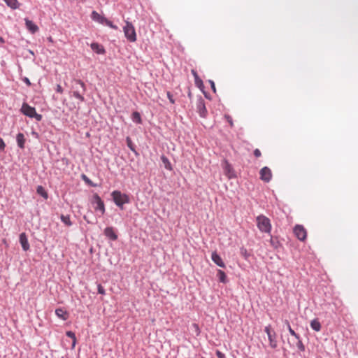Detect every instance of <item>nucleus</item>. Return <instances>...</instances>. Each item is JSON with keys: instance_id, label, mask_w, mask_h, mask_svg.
<instances>
[{"instance_id": "dca6fc26", "label": "nucleus", "mask_w": 358, "mask_h": 358, "mask_svg": "<svg viewBox=\"0 0 358 358\" xmlns=\"http://www.w3.org/2000/svg\"><path fill=\"white\" fill-rule=\"evenodd\" d=\"M91 48L92 50H94L97 54H104L105 53V50L103 48V46L99 45L97 43H92L91 44Z\"/></svg>"}, {"instance_id": "2f4dec72", "label": "nucleus", "mask_w": 358, "mask_h": 358, "mask_svg": "<svg viewBox=\"0 0 358 358\" xmlns=\"http://www.w3.org/2000/svg\"><path fill=\"white\" fill-rule=\"evenodd\" d=\"M192 327L194 330L196 336H199L200 334V329L199 325L196 323H194Z\"/></svg>"}, {"instance_id": "72a5a7b5", "label": "nucleus", "mask_w": 358, "mask_h": 358, "mask_svg": "<svg viewBox=\"0 0 358 358\" xmlns=\"http://www.w3.org/2000/svg\"><path fill=\"white\" fill-rule=\"evenodd\" d=\"M97 288H98L99 294H105V293H106L105 292V289L103 288V287L101 284L98 285Z\"/></svg>"}, {"instance_id": "c03bdc74", "label": "nucleus", "mask_w": 358, "mask_h": 358, "mask_svg": "<svg viewBox=\"0 0 358 358\" xmlns=\"http://www.w3.org/2000/svg\"><path fill=\"white\" fill-rule=\"evenodd\" d=\"M209 83H210L211 89L213 90L214 92H215V85L213 81L209 80Z\"/></svg>"}, {"instance_id": "412c9836", "label": "nucleus", "mask_w": 358, "mask_h": 358, "mask_svg": "<svg viewBox=\"0 0 358 358\" xmlns=\"http://www.w3.org/2000/svg\"><path fill=\"white\" fill-rule=\"evenodd\" d=\"M72 89H73V95L75 98L78 99V100H80V101H85V98L83 96V94H80L78 90V87L75 86V85H73L72 86Z\"/></svg>"}, {"instance_id": "f8f14e48", "label": "nucleus", "mask_w": 358, "mask_h": 358, "mask_svg": "<svg viewBox=\"0 0 358 358\" xmlns=\"http://www.w3.org/2000/svg\"><path fill=\"white\" fill-rule=\"evenodd\" d=\"M211 259L213 262L221 268H225V264L224 263L221 257L216 252H213L211 255Z\"/></svg>"}, {"instance_id": "6e6552de", "label": "nucleus", "mask_w": 358, "mask_h": 358, "mask_svg": "<svg viewBox=\"0 0 358 358\" xmlns=\"http://www.w3.org/2000/svg\"><path fill=\"white\" fill-rule=\"evenodd\" d=\"M294 233L296 238L303 241L306 240L307 236V232L305 228L302 225L297 224L294 228Z\"/></svg>"}, {"instance_id": "39448f33", "label": "nucleus", "mask_w": 358, "mask_h": 358, "mask_svg": "<svg viewBox=\"0 0 358 358\" xmlns=\"http://www.w3.org/2000/svg\"><path fill=\"white\" fill-rule=\"evenodd\" d=\"M21 112L24 115L31 118L34 117L38 121H41L42 120V115L36 113L35 108L30 106L27 103H24L22 104Z\"/></svg>"}, {"instance_id": "4c0bfd02", "label": "nucleus", "mask_w": 358, "mask_h": 358, "mask_svg": "<svg viewBox=\"0 0 358 358\" xmlns=\"http://www.w3.org/2000/svg\"><path fill=\"white\" fill-rule=\"evenodd\" d=\"M224 117L227 119V122L229 123L231 127H233V121L232 118L229 115H225Z\"/></svg>"}, {"instance_id": "5701e85b", "label": "nucleus", "mask_w": 358, "mask_h": 358, "mask_svg": "<svg viewBox=\"0 0 358 358\" xmlns=\"http://www.w3.org/2000/svg\"><path fill=\"white\" fill-rule=\"evenodd\" d=\"M161 159L164 164L165 168L167 170L171 171L173 169L171 162H169V159L165 156H162Z\"/></svg>"}, {"instance_id": "7ed1b4c3", "label": "nucleus", "mask_w": 358, "mask_h": 358, "mask_svg": "<svg viewBox=\"0 0 358 358\" xmlns=\"http://www.w3.org/2000/svg\"><path fill=\"white\" fill-rule=\"evenodd\" d=\"M91 18L93 21H95L101 24H106L113 29H117L118 27L113 24V23L106 19L104 16L100 15L98 12L93 10L91 13Z\"/></svg>"}, {"instance_id": "a878e982", "label": "nucleus", "mask_w": 358, "mask_h": 358, "mask_svg": "<svg viewBox=\"0 0 358 358\" xmlns=\"http://www.w3.org/2000/svg\"><path fill=\"white\" fill-rule=\"evenodd\" d=\"M192 74L193 75L195 80V83L197 86H200L203 84L202 80L199 78L196 71L194 69L191 71Z\"/></svg>"}, {"instance_id": "a19ab883", "label": "nucleus", "mask_w": 358, "mask_h": 358, "mask_svg": "<svg viewBox=\"0 0 358 358\" xmlns=\"http://www.w3.org/2000/svg\"><path fill=\"white\" fill-rule=\"evenodd\" d=\"M216 355H217L218 358H225L224 354H223L222 352H221L219 350H217Z\"/></svg>"}, {"instance_id": "0eeeda50", "label": "nucleus", "mask_w": 358, "mask_h": 358, "mask_svg": "<svg viewBox=\"0 0 358 358\" xmlns=\"http://www.w3.org/2000/svg\"><path fill=\"white\" fill-rule=\"evenodd\" d=\"M92 204L95 205L94 209L96 210H100L101 214L105 213V205L103 201L101 200V197L97 194H94L93 195V199L92 201Z\"/></svg>"}, {"instance_id": "a211bd4d", "label": "nucleus", "mask_w": 358, "mask_h": 358, "mask_svg": "<svg viewBox=\"0 0 358 358\" xmlns=\"http://www.w3.org/2000/svg\"><path fill=\"white\" fill-rule=\"evenodd\" d=\"M55 314L57 316L63 320H66L68 318V313L66 311L64 310L62 308H57L55 310Z\"/></svg>"}, {"instance_id": "ea45409f", "label": "nucleus", "mask_w": 358, "mask_h": 358, "mask_svg": "<svg viewBox=\"0 0 358 358\" xmlns=\"http://www.w3.org/2000/svg\"><path fill=\"white\" fill-rule=\"evenodd\" d=\"M254 155L256 157H259L262 155V153H261V152H260V150L259 149H255L254 150Z\"/></svg>"}, {"instance_id": "bb28decb", "label": "nucleus", "mask_w": 358, "mask_h": 358, "mask_svg": "<svg viewBox=\"0 0 358 358\" xmlns=\"http://www.w3.org/2000/svg\"><path fill=\"white\" fill-rule=\"evenodd\" d=\"M66 336L73 340L72 348H73L76 343V337L73 332L69 331L66 333Z\"/></svg>"}, {"instance_id": "c85d7f7f", "label": "nucleus", "mask_w": 358, "mask_h": 358, "mask_svg": "<svg viewBox=\"0 0 358 358\" xmlns=\"http://www.w3.org/2000/svg\"><path fill=\"white\" fill-rule=\"evenodd\" d=\"M62 221L67 226H71L72 224V222L70 220V217L69 215H62L61 216Z\"/></svg>"}, {"instance_id": "6ab92c4d", "label": "nucleus", "mask_w": 358, "mask_h": 358, "mask_svg": "<svg viewBox=\"0 0 358 358\" xmlns=\"http://www.w3.org/2000/svg\"><path fill=\"white\" fill-rule=\"evenodd\" d=\"M6 5L12 9H17L19 8L20 3L17 0H3Z\"/></svg>"}, {"instance_id": "e433bc0d", "label": "nucleus", "mask_w": 358, "mask_h": 358, "mask_svg": "<svg viewBox=\"0 0 358 358\" xmlns=\"http://www.w3.org/2000/svg\"><path fill=\"white\" fill-rule=\"evenodd\" d=\"M127 145L128 147L133 151H134V148H133V145H132V142L131 141V139L128 137L127 138Z\"/></svg>"}, {"instance_id": "f704fd0d", "label": "nucleus", "mask_w": 358, "mask_h": 358, "mask_svg": "<svg viewBox=\"0 0 358 358\" xmlns=\"http://www.w3.org/2000/svg\"><path fill=\"white\" fill-rule=\"evenodd\" d=\"M166 94H167V97L169 99L170 102L173 104L175 103V100L173 97V95L171 94V92H167Z\"/></svg>"}, {"instance_id": "9b49d317", "label": "nucleus", "mask_w": 358, "mask_h": 358, "mask_svg": "<svg viewBox=\"0 0 358 358\" xmlns=\"http://www.w3.org/2000/svg\"><path fill=\"white\" fill-rule=\"evenodd\" d=\"M104 235L112 241L117 239V235L116 234L113 227H108L104 229Z\"/></svg>"}, {"instance_id": "a18cd8bd", "label": "nucleus", "mask_w": 358, "mask_h": 358, "mask_svg": "<svg viewBox=\"0 0 358 358\" xmlns=\"http://www.w3.org/2000/svg\"><path fill=\"white\" fill-rule=\"evenodd\" d=\"M23 81L28 85V86H30L31 84V82L30 80H29V78H24L23 79Z\"/></svg>"}, {"instance_id": "b1692460", "label": "nucleus", "mask_w": 358, "mask_h": 358, "mask_svg": "<svg viewBox=\"0 0 358 358\" xmlns=\"http://www.w3.org/2000/svg\"><path fill=\"white\" fill-rule=\"evenodd\" d=\"M132 120L138 124H141L142 122L141 115L138 112L135 111L131 115Z\"/></svg>"}, {"instance_id": "aec40b11", "label": "nucleus", "mask_w": 358, "mask_h": 358, "mask_svg": "<svg viewBox=\"0 0 358 358\" xmlns=\"http://www.w3.org/2000/svg\"><path fill=\"white\" fill-rule=\"evenodd\" d=\"M17 138V143L18 146L20 148H24V143H25V138H24V134H22V133H19L17 135V138Z\"/></svg>"}, {"instance_id": "f3484780", "label": "nucleus", "mask_w": 358, "mask_h": 358, "mask_svg": "<svg viewBox=\"0 0 358 358\" xmlns=\"http://www.w3.org/2000/svg\"><path fill=\"white\" fill-rule=\"evenodd\" d=\"M310 327L315 331H320L322 328L321 324L317 318H315L310 322Z\"/></svg>"}, {"instance_id": "20e7f679", "label": "nucleus", "mask_w": 358, "mask_h": 358, "mask_svg": "<svg viewBox=\"0 0 358 358\" xmlns=\"http://www.w3.org/2000/svg\"><path fill=\"white\" fill-rule=\"evenodd\" d=\"M257 227L259 229L265 233H270L271 230V224L270 220L264 215H259L257 217Z\"/></svg>"}, {"instance_id": "cd10ccee", "label": "nucleus", "mask_w": 358, "mask_h": 358, "mask_svg": "<svg viewBox=\"0 0 358 358\" xmlns=\"http://www.w3.org/2000/svg\"><path fill=\"white\" fill-rule=\"evenodd\" d=\"M72 82H73L75 85H80V87H82V89H83V92H85V91H86V87H85V83H84L81 80H79V79H73Z\"/></svg>"}, {"instance_id": "2eb2a0df", "label": "nucleus", "mask_w": 358, "mask_h": 358, "mask_svg": "<svg viewBox=\"0 0 358 358\" xmlns=\"http://www.w3.org/2000/svg\"><path fill=\"white\" fill-rule=\"evenodd\" d=\"M196 108L200 116L205 117L207 114V110L203 100H201L197 103Z\"/></svg>"}, {"instance_id": "37998d69", "label": "nucleus", "mask_w": 358, "mask_h": 358, "mask_svg": "<svg viewBox=\"0 0 358 358\" xmlns=\"http://www.w3.org/2000/svg\"><path fill=\"white\" fill-rule=\"evenodd\" d=\"M270 243H271V245H273L274 248H277L278 247V242H275L272 237L270 239Z\"/></svg>"}, {"instance_id": "9d476101", "label": "nucleus", "mask_w": 358, "mask_h": 358, "mask_svg": "<svg viewBox=\"0 0 358 358\" xmlns=\"http://www.w3.org/2000/svg\"><path fill=\"white\" fill-rule=\"evenodd\" d=\"M223 169L224 174L229 179L236 178L235 171L231 165L227 161H224L223 164Z\"/></svg>"}, {"instance_id": "393cba45", "label": "nucleus", "mask_w": 358, "mask_h": 358, "mask_svg": "<svg viewBox=\"0 0 358 358\" xmlns=\"http://www.w3.org/2000/svg\"><path fill=\"white\" fill-rule=\"evenodd\" d=\"M36 192L38 194L42 196L44 199H47L48 197V194L47 192L45 190V189L41 185H39L37 187Z\"/></svg>"}, {"instance_id": "1a4fd4ad", "label": "nucleus", "mask_w": 358, "mask_h": 358, "mask_svg": "<svg viewBox=\"0 0 358 358\" xmlns=\"http://www.w3.org/2000/svg\"><path fill=\"white\" fill-rule=\"evenodd\" d=\"M259 174H260V179L265 182H268L271 180L272 172H271V169L267 166L263 167L260 170Z\"/></svg>"}, {"instance_id": "473e14b6", "label": "nucleus", "mask_w": 358, "mask_h": 358, "mask_svg": "<svg viewBox=\"0 0 358 358\" xmlns=\"http://www.w3.org/2000/svg\"><path fill=\"white\" fill-rule=\"evenodd\" d=\"M83 178L90 185H91L92 187L96 186L94 184L92 183V182L85 175H83Z\"/></svg>"}, {"instance_id": "de8ad7c7", "label": "nucleus", "mask_w": 358, "mask_h": 358, "mask_svg": "<svg viewBox=\"0 0 358 358\" xmlns=\"http://www.w3.org/2000/svg\"><path fill=\"white\" fill-rule=\"evenodd\" d=\"M84 219H85L87 222H90L87 220V218H86V217H85V216L84 217Z\"/></svg>"}, {"instance_id": "79ce46f5", "label": "nucleus", "mask_w": 358, "mask_h": 358, "mask_svg": "<svg viewBox=\"0 0 358 358\" xmlns=\"http://www.w3.org/2000/svg\"><path fill=\"white\" fill-rule=\"evenodd\" d=\"M241 255L245 258L247 259L248 258V253H247V250L246 249H244V248H242L241 249Z\"/></svg>"}, {"instance_id": "ddd939ff", "label": "nucleus", "mask_w": 358, "mask_h": 358, "mask_svg": "<svg viewBox=\"0 0 358 358\" xmlns=\"http://www.w3.org/2000/svg\"><path fill=\"white\" fill-rule=\"evenodd\" d=\"M20 242L24 251L29 250V243L25 233H22L20 235Z\"/></svg>"}, {"instance_id": "09e8293b", "label": "nucleus", "mask_w": 358, "mask_h": 358, "mask_svg": "<svg viewBox=\"0 0 358 358\" xmlns=\"http://www.w3.org/2000/svg\"><path fill=\"white\" fill-rule=\"evenodd\" d=\"M203 358H205V357H203Z\"/></svg>"}, {"instance_id": "7c9ffc66", "label": "nucleus", "mask_w": 358, "mask_h": 358, "mask_svg": "<svg viewBox=\"0 0 358 358\" xmlns=\"http://www.w3.org/2000/svg\"><path fill=\"white\" fill-rule=\"evenodd\" d=\"M298 340V342H297V348L301 350V351H304L305 350V346L303 344L302 341H301L300 338Z\"/></svg>"}, {"instance_id": "f03ea898", "label": "nucleus", "mask_w": 358, "mask_h": 358, "mask_svg": "<svg viewBox=\"0 0 358 358\" xmlns=\"http://www.w3.org/2000/svg\"><path fill=\"white\" fill-rule=\"evenodd\" d=\"M125 25L123 27V31L126 38L131 43L136 42L137 37L134 26L131 22L125 20Z\"/></svg>"}, {"instance_id": "4468645a", "label": "nucleus", "mask_w": 358, "mask_h": 358, "mask_svg": "<svg viewBox=\"0 0 358 358\" xmlns=\"http://www.w3.org/2000/svg\"><path fill=\"white\" fill-rule=\"evenodd\" d=\"M25 24L27 29L32 34H34L38 31V27L36 24H35L31 20L29 19H25Z\"/></svg>"}, {"instance_id": "4be33fe9", "label": "nucleus", "mask_w": 358, "mask_h": 358, "mask_svg": "<svg viewBox=\"0 0 358 358\" xmlns=\"http://www.w3.org/2000/svg\"><path fill=\"white\" fill-rule=\"evenodd\" d=\"M217 276L220 280V282L222 283H226L227 282V275L222 270H217Z\"/></svg>"}, {"instance_id": "f257e3e1", "label": "nucleus", "mask_w": 358, "mask_h": 358, "mask_svg": "<svg viewBox=\"0 0 358 358\" xmlns=\"http://www.w3.org/2000/svg\"><path fill=\"white\" fill-rule=\"evenodd\" d=\"M114 203L120 208H123V205L130 202L127 194L122 193L120 191L115 190L111 193Z\"/></svg>"}, {"instance_id": "c756f323", "label": "nucleus", "mask_w": 358, "mask_h": 358, "mask_svg": "<svg viewBox=\"0 0 358 358\" xmlns=\"http://www.w3.org/2000/svg\"><path fill=\"white\" fill-rule=\"evenodd\" d=\"M286 324H287V328H288V330H289V332L290 333V334L293 336H294L296 339H299V335L297 334L291 327V326L289 325V323L288 321H286Z\"/></svg>"}, {"instance_id": "423d86ee", "label": "nucleus", "mask_w": 358, "mask_h": 358, "mask_svg": "<svg viewBox=\"0 0 358 358\" xmlns=\"http://www.w3.org/2000/svg\"><path fill=\"white\" fill-rule=\"evenodd\" d=\"M264 331L268 336L269 341V345L271 348L275 349L278 347L277 334L275 331L271 328V326L268 324L265 327Z\"/></svg>"}, {"instance_id": "58836bf2", "label": "nucleus", "mask_w": 358, "mask_h": 358, "mask_svg": "<svg viewBox=\"0 0 358 358\" xmlns=\"http://www.w3.org/2000/svg\"><path fill=\"white\" fill-rule=\"evenodd\" d=\"M56 91L59 94L63 93V88L62 87V86L60 85H59V84L57 85Z\"/></svg>"}, {"instance_id": "c9c22d12", "label": "nucleus", "mask_w": 358, "mask_h": 358, "mask_svg": "<svg viewBox=\"0 0 358 358\" xmlns=\"http://www.w3.org/2000/svg\"><path fill=\"white\" fill-rule=\"evenodd\" d=\"M6 147V144L3 139L0 138V151H3Z\"/></svg>"}, {"instance_id": "49530a36", "label": "nucleus", "mask_w": 358, "mask_h": 358, "mask_svg": "<svg viewBox=\"0 0 358 358\" xmlns=\"http://www.w3.org/2000/svg\"><path fill=\"white\" fill-rule=\"evenodd\" d=\"M49 41L52 42V39L51 37L48 38Z\"/></svg>"}]
</instances>
